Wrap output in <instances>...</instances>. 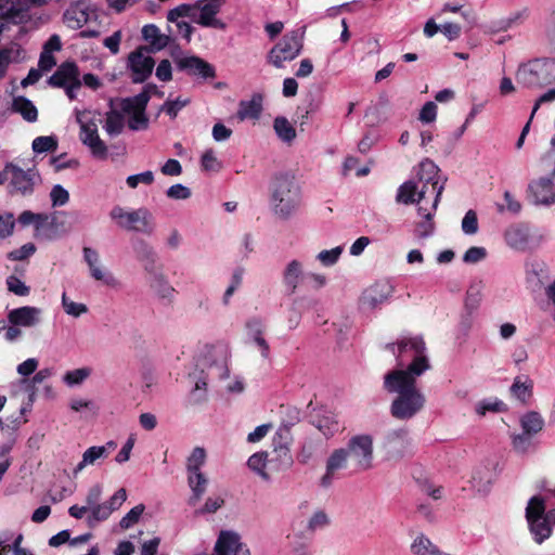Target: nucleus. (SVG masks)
Wrapping results in <instances>:
<instances>
[{
	"instance_id": "1",
	"label": "nucleus",
	"mask_w": 555,
	"mask_h": 555,
	"mask_svg": "<svg viewBox=\"0 0 555 555\" xmlns=\"http://www.w3.org/2000/svg\"><path fill=\"white\" fill-rule=\"evenodd\" d=\"M396 344L388 345L395 353ZM398 364L411 358L405 369H397L384 376V389L396 395L390 404V414L399 421H408L418 414L426 404V397L417 387V377L422 376L431 365L426 344L422 336L403 337L397 341Z\"/></svg>"
},
{
	"instance_id": "2",
	"label": "nucleus",
	"mask_w": 555,
	"mask_h": 555,
	"mask_svg": "<svg viewBox=\"0 0 555 555\" xmlns=\"http://www.w3.org/2000/svg\"><path fill=\"white\" fill-rule=\"evenodd\" d=\"M516 81L528 89L542 88L555 82V59H534L519 65Z\"/></svg>"
},
{
	"instance_id": "3",
	"label": "nucleus",
	"mask_w": 555,
	"mask_h": 555,
	"mask_svg": "<svg viewBox=\"0 0 555 555\" xmlns=\"http://www.w3.org/2000/svg\"><path fill=\"white\" fill-rule=\"evenodd\" d=\"M300 204V189L294 178L282 175L275 178L272 186V206L281 218H288Z\"/></svg>"
},
{
	"instance_id": "4",
	"label": "nucleus",
	"mask_w": 555,
	"mask_h": 555,
	"mask_svg": "<svg viewBox=\"0 0 555 555\" xmlns=\"http://www.w3.org/2000/svg\"><path fill=\"white\" fill-rule=\"evenodd\" d=\"M326 282L324 274L306 271L304 262L298 259L289 260L282 270V284L291 295L304 285L312 291H319L326 285Z\"/></svg>"
},
{
	"instance_id": "5",
	"label": "nucleus",
	"mask_w": 555,
	"mask_h": 555,
	"mask_svg": "<svg viewBox=\"0 0 555 555\" xmlns=\"http://www.w3.org/2000/svg\"><path fill=\"white\" fill-rule=\"evenodd\" d=\"M109 217L126 231L151 235L155 229L152 214L145 208L127 211L120 206H114L109 211Z\"/></svg>"
},
{
	"instance_id": "6",
	"label": "nucleus",
	"mask_w": 555,
	"mask_h": 555,
	"mask_svg": "<svg viewBox=\"0 0 555 555\" xmlns=\"http://www.w3.org/2000/svg\"><path fill=\"white\" fill-rule=\"evenodd\" d=\"M154 88H156V86L147 85L139 94L121 100L120 109L122 113L130 116L128 119L130 130L139 131L147 129L149 118L145 114V109L151 99L150 89Z\"/></svg>"
},
{
	"instance_id": "7",
	"label": "nucleus",
	"mask_w": 555,
	"mask_h": 555,
	"mask_svg": "<svg viewBox=\"0 0 555 555\" xmlns=\"http://www.w3.org/2000/svg\"><path fill=\"white\" fill-rule=\"evenodd\" d=\"M543 513L544 499L539 495L532 496L526 507V520L532 539L538 544H542L547 540L552 535L554 528L544 517Z\"/></svg>"
},
{
	"instance_id": "8",
	"label": "nucleus",
	"mask_w": 555,
	"mask_h": 555,
	"mask_svg": "<svg viewBox=\"0 0 555 555\" xmlns=\"http://www.w3.org/2000/svg\"><path fill=\"white\" fill-rule=\"evenodd\" d=\"M304 30H293L283 36V38L270 50L268 62L276 68L284 67L285 62L296 59L304 47Z\"/></svg>"
},
{
	"instance_id": "9",
	"label": "nucleus",
	"mask_w": 555,
	"mask_h": 555,
	"mask_svg": "<svg viewBox=\"0 0 555 555\" xmlns=\"http://www.w3.org/2000/svg\"><path fill=\"white\" fill-rule=\"evenodd\" d=\"M89 111H77L76 121L80 127V141L89 147L91 154L99 158L104 159L107 157V146L104 141L99 137L98 125L90 117Z\"/></svg>"
},
{
	"instance_id": "10",
	"label": "nucleus",
	"mask_w": 555,
	"mask_h": 555,
	"mask_svg": "<svg viewBox=\"0 0 555 555\" xmlns=\"http://www.w3.org/2000/svg\"><path fill=\"white\" fill-rule=\"evenodd\" d=\"M345 450L357 470L365 472L373 467L374 448L371 435L363 434L351 437Z\"/></svg>"
},
{
	"instance_id": "11",
	"label": "nucleus",
	"mask_w": 555,
	"mask_h": 555,
	"mask_svg": "<svg viewBox=\"0 0 555 555\" xmlns=\"http://www.w3.org/2000/svg\"><path fill=\"white\" fill-rule=\"evenodd\" d=\"M416 177L418 182L423 183L422 186L428 190L427 196L433 198L431 209L437 210L446 182V179L441 180L439 176L438 166L433 160L426 158L420 163Z\"/></svg>"
},
{
	"instance_id": "12",
	"label": "nucleus",
	"mask_w": 555,
	"mask_h": 555,
	"mask_svg": "<svg viewBox=\"0 0 555 555\" xmlns=\"http://www.w3.org/2000/svg\"><path fill=\"white\" fill-rule=\"evenodd\" d=\"M382 448L388 461H399L411 455L413 443L408 429L389 430L384 437Z\"/></svg>"
},
{
	"instance_id": "13",
	"label": "nucleus",
	"mask_w": 555,
	"mask_h": 555,
	"mask_svg": "<svg viewBox=\"0 0 555 555\" xmlns=\"http://www.w3.org/2000/svg\"><path fill=\"white\" fill-rule=\"evenodd\" d=\"M128 66L132 73V81L134 83H142L152 75L155 61L150 55V50L141 47L129 54Z\"/></svg>"
},
{
	"instance_id": "14",
	"label": "nucleus",
	"mask_w": 555,
	"mask_h": 555,
	"mask_svg": "<svg viewBox=\"0 0 555 555\" xmlns=\"http://www.w3.org/2000/svg\"><path fill=\"white\" fill-rule=\"evenodd\" d=\"M224 3L225 0H198L196 2V18L194 22L203 27H214L223 30L225 24L216 16Z\"/></svg>"
},
{
	"instance_id": "15",
	"label": "nucleus",
	"mask_w": 555,
	"mask_h": 555,
	"mask_svg": "<svg viewBox=\"0 0 555 555\" xmlns=\"http://www.w3.org/2000/svg\"><path fill=\"white\" fill-rule=\"evenodd\" d=\"M214 551L216 555H250L241 535L232 530H222L219 533Z\"/></svg>"
},
{
	"instance_id": "16",
	"label": "nucleus",
	"mask_w": 555,
	"mask_h": 555,
	"mask_svg": "<svg viewBox=\"0 0 555 555\" xmlns=\"http://www.w3.org/2000/svg\"><path fill=\"white\" fill-rule=\"evenodd\" d=\"M528 198L534 205L555 204V183L552 178H539L531 181L527 189Z\"/></svg>"
},
{
	"instance_id": "17",
	"label": "nucleus",
	"mask_w": 555,
	"mask_h": 555,
	"mask_svg": "<svg viewBox=\"0 0 555 555\" xmlns=\"http://www.w3.org/2000/svg\"><path fill=\"white\" fill-rule=\"evenodd\" d=\"M83 259L89 268V273L92 279L100 281L107 286H115V276L102 264L99 253L91 247H83Z\"/></svg>"
},
{
	"instance_id": "18",
	"label": "nucleus",
	"mask_w": 555,
	"mask_h": 555,
	"mask_svg": "<svg viewBox=\"0 0 555 555\" xmlns=\"http://www.w3.org/2000/svg\"><path fill=\"white\" fill-rule=\"evenodd\" d=\"M393 291V286L388 282H377L363 292L360 298V304L363 309H376L391 297Z\"/></svg>"
},
{
	"instance_id": "19",
	"label": "nucleus",
	"mask_w": 555,
	"mask_h": 555,
	"mask_svg": "<svg viewBox=\"0 0 555 555\" xmlns=\"http://www.w3.org/2000/svg\"><path fill=\"white\" fill-rule=\"evenodd\" d=\"M27 0H0V16L11 24H22L29 20Z\"/></svg>"
},
{
	"instance_id": "20",
	"label": "nucleus",
	"mask_w": 555,
	"mask_h": 555,
	"mask_svg": "<svg viewBox=\"0 0 555 555\" xmlns=\"http://www.w3.org/2000/svg\"><path fill=\"white\" fill-rule=\"evenodd\" d=\"M7 180L10 178L11 185L16 192L28 194L33 192L35 173L31 170H23L22 168L7 164L4 167Z\"/></svg>"
},
{
	"instance_id": "21",
	"label": "nucleus",
	"mask_w": 555,
	"mask_h": 555,
	"mask_svg": "<svg viewBox=\"0 0 555 555\" xmlns=\"http://www.w3.org/2000/svg\"><path fill=\"white\" fill-rule=\"evenodd\" d=\"M349 459L345 448L335 449L326 461V469L321 478V486L330 487L336 473L348 467Z\"/></svg>"
},
{
	"instance_id": "22",
	"label": "nucleus",
	"mask_w": 555,
	"mask_h": 555,
	"mask_svg": "<svg viewBox=\"0 0 555 555\" xmlns=\"http://www.w3.org/2000/svg\"><path fill=\"white\" fill-rule=\"evenodd\" d=\"M428 190L425 186L418 189L414 181H406L398 189L396 201L405 205L417 203L426 205L425 202L429 199L427 196Z\"/></svg>"
},
{
	"instance_id": "23",
	"label": "nucleus",
	"mask_w": 555,
	"mask_h": 555,
	"mask_svg": "<svg viewBox=\"0 0 555 555\" xmlns=\"http://www.w3.org/2000/svg\"><path fill=\"white\" fill-rule=\"evenodd\" d=\"M202 366L205 367L206 362H203ZM201 374H203V376L196 373L190 374V377L195 382V389H204L207 385V379H223L229 377V369L223 361L215 362L207 366L206 372L202 369Z\"/></svg>"
},
{
	"instance_id": "24",
	"label": "nucleus",
	"mask_w": 555,
	"mask_h": 555,
	"mask_svg": "<svg viewBox=\"0 0 555 555\" xmlns=\"http://www.w3.org/2000/svg\"><path fill=\"white\" fill-rule=\"evenodd\" d=\"M41 309L37 307L25 306L11 310L8 313V320L12 325L31 327L39 323Z\"/></svg>"
},
{
	"instance_id": "25",
	"label": "nucleus",
	"mask_w": 555,
	"mask_h": 555,
	"mask_svg": "<svg viewBox=\"0 0 555 555\" xmlns=\"http://www.w3.org/2000/svg\"><path fill=\"white\" fill-rule=\"evenodd\" d=\"M505 241L513 249H527L532 241L529 227L522 223L509 227L505 232Z\"/></svg>"
},
{
	"instance_id": "26",
	"label": "nucleus",
	"mask_w": 555,
	"mask_h": 555,
	"mask_svg": "<svg viewBox=\"0 0 555 555\" xmlns=\"http://www.w3.org/2000/svg\"><path fill=\"white\" fill-rule=\"evenodd\" d=\"M178 67L189 72L191 75H197L204 79L214 78L216 76L215 68L206 61L198 56H188L178 60Z\"/></svg>"
},
{
	"instance_id": "27",
	"label": "nucleus",
	"mask_w": 555,
	"mask_h": 555,
	"mask_svg": "<svg viewBox=\"0 0 555 555\" xmlns=\"http://www.w3.org/2000/svg\"><path fill=\"white\" fill-rule=\"evenodd\" d=\"M95 16L94 10L90 7L77 3L70 5L64 13V22L72 29H79Z\"/></svg>"
},
{
	"instance_id": "28",
	"label": "nucleus",
	"mask_w": 555,
	"mask_h": 555,
	"mask_svg": "<svg viewBox=\"0 0 555 555\" xmlns=\"http://www.w3.org/2000/svg\"><path fill=\"white\" fill-rule=\"evenodd\" d=\"M147 285L154 295L166 304H171L175 299L176 289L170 284L165 272L147 279Z\"/></svg>"
},
{
	"instance_id": "29",
	"label": "nucleus",
	"mask_w": 555,
	"mask_h": 555,
	"mask_svg": "<svg viewBox=\"0 0 555 555\" xmlns=\"http://www.w3.org/2000/svg\"><path fill=\"white\" fill-rule=\"evenodd\" d=\"M79 72L75 63H63L56 72L49 78V83L53 87L63 88L79 79Z\"/></svg>"
},
{
	"instance_id": "30",
	"label": "nucleus",
	"mask_w": 555,
	"mask_h": 555,
	"mask_svg": "<svg viewBox=\"0 0 555 555\" xmlns=\"http://www.w3.org/2000/svg\"><path fill=\"white\" fill-rule=\"evenodd\" d=\"M436 210L427 207L426 205L418 206V215L424 218V220L416 223L414 229V235L418 240H424L434 234L435 223L433 221V216Z\"/></svg>"
},
{
	"instance_id": "31",
	"label": "nucleus",
	"mask_w": 555,
	"mask_h": 555,
	"mask_svg": "<svg viewBox=\"0 0 555 555\" xmlns=\"http://www.w3.org/2000/svg\"><path fill=\"white\" fill-rule=\"evenodd\" d=\"M142 37L151 44L153 51L163 50L170 42V37L162 34L160 29L154 24L145 25L142 28Z\"/></svg>"
},
{
	"instance_id": "32",
	"label": "nucleus",
	"mask_w": 555,
	"mask_h": 555,
	"mask_svg": "<svg viewBox=\"0 0 555 555\" xmlns=\"http://www.w3.org/2000/svg\"><path fill=\"white\" fill-rule=\"evenodd\" d=\"M530 10L528 8H521L512 12L508 16L499 20L494 23L495 31H506L511 28L522 25L529 17Z\"/></svg>"
},
{
	"instance_id": "33",
	"label": "nucleus",
	"mask_w": 555,
	"mask_h": 555,
	"mask_svg": "<svg viewBox=\"0 0 555 555\" xmlns=\"http://www.w3.org/2000/svg\"><path fill=\"white\" fill-rule=\"evenodd\" d=\"M294 460L289 448L279 447L272 450L269 467L274 472H284L293 466Z\"/></svg>"
},
{
	"instance_id": "34",
	"label": "nucleus",
	"mask_w": 555,
	"mask_h": 555,
	"mask_svg": "<svg viewBox=\"0 0 555 555\" xmlns=\"http://www.w3.org/2000/svg\"><path fill=\"white\" fill-rule=\"evenodd\" d=\"M413 555H442V552L424 533H418L410 545Z\"/></svg>"
},
{
	"instance_id": "35",
	"label": "nucleus",
	"mask_w": 555,
	"mask_h": 555,
	"mask_svg": "<svg viewBox=\"0 0 555 555\" xmlns=\"http://www.w3.org/2000/svg\"><path fill=\"white\" fill-rule=\"evenodd\" d=\"M105 457V449L99 446L88 448L83 453L81 461L76 465L73 470L74 476H77L82 469L89 465H95Z\"/></svg>"
},
{
	"instance_id": "36",
	"label": "nucleus",
	"mask_w": 555,
	"mask_h": 555,
	"mask_svg": "<svg viewBox=\"0 0 555 555\" xmlns=\"http://www.w3.org/2000/svg\"><path fill=\"white\" fill-rule=\"evenodd\" d=\"M188 483L193 493L190 502L195 504L206 492L208 478L202 472L188 473Z\"/></svg>"
},
{
	"instance_id": "37",
	"label": "nucleus",
	"mask_w": 555,
	"mask_h": 555,
	"mask_svg": "<svg viewBox=\"0 0 555 555\" xmlns=\"http://www.w3.org/2000/svg\"><path fill=\"white\" fill-rule=\"evenodd\" d=\"M246 270L242 266L235 267L230 275L229 285L222 296V304L229 306L234 293L242 286Z\"/></svg>"
},
{
	"instance_id": "38",
	"label": "nucleus",
	"mask_w": 555,
	"mask_h": 555,
	"mask_svg": "<svg viewBox=\"0 0 555 555\" xmlns=\"http://www.w3.org/2000/svg\"><path fill=\"white\" fill-rule=\"evenodd\" d=\"M122 111L111 109L106 113L104 130L109 137L120 134L125 128V117Z\"/></svg>"
},
{
	"instance_id": "39",
	"label": "nucleus",
	"mask_w": 555,
	"mask_h": 555,
	"mask_svg": "<svg viewBox=\"0 0 555 555\" xmlns=\"http://www.w3.org/2000/svg\"><path fill=\"white\" fill-rule=\"evenodd\" d=\"M522 431L532 436L539 434L544 427V418L539 412L529 411L520 417Z\"/></svg>"
},
{
	"instance_id": "40",
	"label": "nucleus",
	"mask_w": 555,
	"mask_h": 555,
	"mask_svg": "<svg viewBox=\"0 0 555 555\" xmlns=\"http://www.w3.org/2000/svg\"><path fill=\"white\" fill-rule=\"evenodd\" d=\"M533 382L528 376H517L511 386V392L526 403L532 396Z\"/></svg>"
},
{
	"instance_id": "41",
	"label": "nucleus",
	"mask_w": 555,
	"mask_h": 555,
	"mask_svg": "<svg viewBox=\"0 0 555 555\" xmlns=\"http://www.w3.org/2000/svg\"><path fill=\"white\" fill-rule=\"evenodd\" d=\"M273 129L278 138L284 143L291 144L296 138V130L284 116H278L273 121Z\"/></svg>"
},
{
	"instance_id": "42",
	"label": "nucleus",
	"mask_w": 555,
	"mask_h": 555,
	"mask_svg": "<svg viewBox=\"0 0 555 555\" xmlns=\"http://www.w3.org/2000/svg\"><path fill=\"white\" fill-rule=\"evenodd\" d=\"M262 111L261 98H253L250 101H242L237 111L241 120L258 119Z\"/></svg>"
},
{
	"instance_id": "43",
	"label": "nucleus",
	"mask_w": 555,
	"mask_h": 555,
	"mask_svg": "<svg viewBox=\"0 0 555 555\" xmlns=\"http://www.w3.org/2000/svg\"><path fill=\"white\" fill-rule=\"evenodd\" d=\"M492 483L491 472L487 467L477 468L472 476V486L479 493H487Z\"/></svg>"
},
{
	"instance_id": "44",
	"label": "nucleus",
	"mask_w": 555,
	"mask_h": 555,
	"mask_svg": "<svg viewBox=\"0 0 555 555\" xmlns=\"http://www.w3.org/2000/svg\"><path fill=\"white\" fill-rule=\"evenodd\" d=\"M13 109L20 113L23 118L27 121H35L38 117V112L36 106L26 98L18 96L13 101Z\"/></svg>"
},
{
	"instance_id": "45",
	"label": "nucleus",
	"mask_w": 555,
	"mask_h": 555,
	"mask_svg": "<svg viewBox=\"0 0 555 555\" xmlns=\"http://www.w3.org/2000/svg\"><path fill=\"white\" fill-rule=\"evenodd\" d=\"M248 467L257 473L262 479L269 480L270 476L266 470V466L269 465L268 453L257 452L253 454L247 462Z\"/></svg>"
},
{
	"instance_id": "46",
	"label": "nucleus",
	"mask_w": 555,
	"mask_h": 555,
	"mask_svg": "<svg viewBox=\"0 0 555 555\" xmlns=\"http://www.w3.org/2000/svg\"><path fill=\"white\" fill-rule=\"evenodd\" d=\"M482 289L483 284L481 281L470 284V286L467 289L465 298V307L468 310H475L478 308L482 299Z\"/></svg>"
},
{
	"instance_id": "47",
	"label": "nucleus",
	"mask_w": 555,
	"mask_h": 555,
	"mask_svg": "<svg viewBox=\"0 0 555 555\" xmlns=\"http://www.w3.org/2000/svg\"><path fill=\"white\" fill-rule=\"evenodd\" d=\"M132 248L134 256L139 262H142L143 260H149L150 258L157 255L154 247L143 238H135L132 242Z\"/></svg>"
},
{
	"instance_id": "48",
	"label": "nucleus",
	"mask_w": 555,
	"mask_h": 555,
	"mask_svg": "<svg viewBox=\"0 0 555 555\" xmlns=\"http://www.w3.org/2000/svg\"><path fill=\"white\" fill-rule=\"evenodd\" d=\"M281 414V425L285 426L287 429L292 430V427L299 423L300 421V412L297 408L292 405H281L280 408Z\"/></svg>"
},
{
	"instance_id": "49",
	"label": "nucleus",
	"mask_w": 555,
	"mask_h": 555,
	"mask_svg": "<svg viewBox=\"0 0 555 555\" xmlns=\"http://www.w3.org/2000/svg\"><path fill=\"white\" fill-rule=\"evenodd\" d=\"M181 17H191L193 21L196 18V3L192 4H180L171 9L167 14L169 22H177Z\"/></svg>"
},
{
	"instance_id": "50",
	"label": "nucleus",
	"mask_w": 555,
	"mask_h": 555,
	"mask_svg": "<svg viewBox=\"0 0 555 555\" xmlns=\"http://www.w3.org/2000/svg\"><path fill=\"white\" fill-rule=\"evenodd\" d=\"M206 451L204 448L196 447L188 457L186 470L188 473L201 472V467L205 464Z\"/></svg>"
},
{
	"instance_id": "51",
	"label": "nucleus",
	"mask_w": 555,
	"mask_h": 555,
	"mask_svg": "<svg viewBox=\"0 0 555 555\" xmlns=\"http://www.w3.org/2000/svg\"><path fill=\"white\" fill-rule=\"evenodd\" d=\"M312 424L326 437H332L338 430V423L333 416L326 415L313 420Z\"/></svg>"
},
{
	"instance_id": "52",
	"label": "nucleus",
	"mask_w": 555,
	"mask_h": 555,
	"mask_svg": "<svg viewBox=\"0 0 555 555\" xmlns=\"http://www.w3.org/2000/svg\"><path fill=\"white\" fill-rule=\"evenodd\" d=\"M91 375V369L80 367L68 371L63 376V382L68 386H77L82 384Z\"/></svg>"
},
{
	"instance_id": "53",
	"label": "nucleus",
	"mask_w": 555,
	"mask_h": 555,
	"mask_svg": "<svg viewBox=\"0 0 555 555\" xmlns=\"http://www.w3.org/2000/svg\"><path fill=\"white\" fill-rule=\"evenodd\" d=\"M62 307L66 314L74 317V318H79L82 314L88 312V307L85 304L75 302V301L70 300L66 296V293H63V295H62Z\"/></svg>"
},
{
	"instance_id": "54",
	"label": "nucleus",
	"mask_w": 555,
	"mask_h": 555,
	"mask_svg": "<svg viewBox=\"0 0 555 555\" xmlns=\"http://www.w3.org/2000/svg\"><path fill=\"white\" fill-rule=\"evenodd\" d=\"M90 514L87 517V524L89 527H94L96 524L106 520L112 512L105 503H101L89 511Z\"/></svg>"
},
{
	"instance_id": "55",
	"label": "nucleus",
	"mask_w": 555,
	"mask_h": 555,
	"mask_svg": "<svg viewBox=\"0 0 555 555\" xmlns=\"http://www.w3.org/2000/svg\"><path fill=\"white\" fill-rule=\"evenodd\" d=\"M512 444L517 453H527L533 447L532 435L525 431L514 435Z\"/></svg>"
},
{
	"instance_id": "56",
	"label": "nucleus",
	"mask_w": 555,
	"mask_h": 555,
	"mask_svg": "<svg viewBox=\"0 0 555 555\" xmlns=\"http://www.w3.org/2000/svg\"><path fill=\"white\" fill-rule=\"evenodd\" d=\"M57 147V141L54 137H37L33 141V150L36 153L53 152Z\"/></svg>"
},
{
	"instance_id": "57",
	"label": "nucleus",
	"mask_w": 555,
	"mask_h": 555,
	"mask_svg": "<svg viewBox=\"0 0 555 555\" xmlns=\"http://www.w3.org/2000/svg\"><path fill=\"white\" fill-rule=\"evenodd\" d=\"M144 509L145 506L143 504L135 505L120 519L119 526L122 529L131 528L140 520V517L142 516Z\"/></svg>"
},
{
	"instance_id": "58",
	"label": "nucleus",
	"mask_w": 555,
	"mask_h": 555,
	"mask_svg": "<svg viewBox=\"0 0 555 555\" xmlns=\"http://www.w3.org/2000/svg\"><path fill=\"white\" fill-rule=\"evenodd\" d=\"M293 442V435L291 429H287L285 426H280L274 434L273 440H272V447L274 449L282 447V448H289Z\"/></svg>"
},
{
	"instance_id": "59",
	"label": "nucleus",
	"mask_w": 555,
	"mask_h": 555,
	"mask_svg": "<svg viewBox=\"0 0 555 555\" xmlns=\"http://www.w3.org/2000/svg\"><path fill=\"white\" fill-rule=\"evenodd\" d=\"M140 263L146 274V280L165 272L164 264L159 261L158 255H155L149 260H143Z\"/></svg>"
},
{
	"instance_id": "60",
	"label": "nucleus",
	"mask_w": 555,
	"mask_h": 555,
	"mask_svg": "<svg viewBox=\"0 0 555 555\" xmlns=\"http://www.w3.org/2000/svg\"><path fill=\"white\" fill-rule=\"evenodd\" d=\"M343 253V247L337 246L332 249H325L317 255V259L325 267L335 264Z\"/></svg>"
},
{
	"instance_id": "61",
	"label": "nucleus",
	"mask_w": 555,
	"mask_h": 555,
	"mask_svg": "<svg viewBox=\"0 0 555 555\" xmlns=\"http://www.w3.org/2000/svg\"><path fill=\"white\" fill-rule=\"evenodd\" d=\"M50 198L53 207L65 206L69 201V193L61 184H55L50 192Z\"/></svg>"
},
{
	"instance_id": "62",
	"label": "nucleus",
	"mask_w": 555,
	"mask_h": 555,
	"mask_svg": "<svg viewBox=\"0 0 555 555\" xmlns=\"http://www.w3.org/2000/svg\"><path fill=\"white\" fill-rule=\"evenodd\" d=\"M8 289L17 296H27L30 292L29 287L15 275L7 278Z\"/></svg>"
},
{
	"instance_id": "63",
	"label": "nucleus",
	"mask_w": 555,
	"mask_h": 555,
	"mask_svg": "<svg viewBox=\"0 0 555 555\" xmlns=\"http://www.w3.org/2000/svg\"><path fill=\"white\" fill-rule=\"evenodd\" d=\"M462 230L465 234L473 235L478 231L477 214L474 210H468L462 220Z\"/></svg>"
},
{
	"instance_id": "64",
	"label": "nucleus",
	"mask_w": 555,
	"mask_h": 555,
	"mask_svg": "<svg viewBox=\"0 0 555 555\" xmlns=\"http://www.w3.org/2000/svg\"><path fill=\"white\" fill-rule=\"evenodd\" d=\"M487 256V250L483 247L473 246L466 250L463 256V261L466 263H477L483 260Z\"/></svg>"
}]
</instances>
